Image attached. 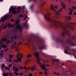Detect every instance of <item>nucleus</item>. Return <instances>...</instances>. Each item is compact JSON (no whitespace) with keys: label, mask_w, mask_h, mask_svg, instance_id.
<instances>
[{"label":"nucleus","mask_w":76,"mask_h":76,"mask_svg":"<svg viewBox=\"0 0 76 76\" xmlns=\"http://www.w3.org/2000/svg\"><path fill=\"white\" fill-rule=\"evenodd\" d=\"M8 26H10V27H14V26H15V25H11V24L10 23H8Z\"/></svg>","instance_id":"nucleus-12"},{"label":"nucleus","mask_w":76,"mask_h":76,"mask_svg":"<svg viewBox=\"0 0 76 76\" xmlns=\"http://www.w3.org/2000/svg\"><path fill=\"white\" fill-rule=\"evenodd\" d=\"M22 55L21 54H19L17 56V57H20V58L22 57Z\"/></svg>","instance_id":"nucleus-13"},{"label":"nucleus","mask_w":76,"mask_h":76,"mask_svg":"<svg viewBox=\"0 0 76 76\" xmlns=\"http://www.w3.org/2000/svg\"><path fill=\"white\" fill-rule=\"evenodd\" d=\"M16 51H17V52L19 51V50H18V48H17V49Z\"/></svg>","instance_id":"nucleus-39"},{"label":"nucleus","mask_w":76,"mask_h":76,"mask_svg":"<svg viewBox=\"0 0 76 76\" xmlns=\"http://www.w3.org/2000/svg\"><path fill=\"white\" fill-rule=\"evenodd\" d=\"M2 41H6V39H4L2 40Z\"/></svg>","instance_id":"nucleus-31"},{"label":"nucleus","mask_w":76,"mask_h":76,"mask_svg":"<svg viewBox=\"0 0 76 76\" xmlns=\"http://www.w3.org/2000/svg\"><path fill=\"white\" fill-rule=\"evenodd\" d=\"M19 16H20V17H19L18 18H20V17H23V15H20Z\"/></svg>","instance_id":"nucleus-26"},{"label":"nucleus","mask_w":76,"mask_h":76,"mask_svg":"<svg viewBox=\"0 0 76 76\" xmlns=\"http://www.w3.org/2000/svg\"><path fill=\"white\" fill-rule=\"evenodd\" d=\"M1 52L2 53V54H3V50H2L1 51Z\"/></svg>","instance_id":"nucleus-37"},{"label":"nucleus","mask_w":76,"mask_h":76,"mask_svg":"<svg viewBox=\"0 0 76 76\" xmlns=\"http://www.w3.org/2000/svg\"><path fill=\"white\" fill-rule=\"evenodd\" d=\"M12 64H10L8 66L9 67H12Z\"/></svg>","instance_id":"nucleus-24"},{"label":"nucleus","mask_w":76,"mask_h":76,"mask_svg":"<svg viewBox=\"0 0 76 76\" xmlns=\"http://www.w3.org/2000/svg\"><path fill=\"white\" fill-rule=\"evenodd\" d=\"M74 8L75 9H76V7H74Z\"/></svg>","instance_id":"nucleus-50"},{"label":"nucleus","mask_w":76,"mask_h":76,"mask_svg":"<svg viewBox=\"0 0 76 76\" xmlns=\"http://www.w3.org/2000/svg\"><path fill=\"white\" fill-rule=\"evenodd\" d=\"M23 75V74H22V73H21L20 74V75Z\"/></svg>","instance_id":"nucleus-40"},{"label":"nucleus","mask_w":76,"mask_h":76,"mask_svg":"<svg viewBox=\"0 0 76 76\" xmlns=\"http://www.w3.org/2000/svg\"><path fill=\"white\" fill-rule=\"evenodd\" d=\"M34 56H36L37 58H38L39 56H38V53L36 52L34 54Z\"/></svg>","instance_id":"nucleus-11"},{"label":"nucleus","mask_w":76,"mask_h":76,"mask_svg":"<svg viewBox=\"0 0 76 76\" xmlns=\"http://www.w3.org/2000/svg\"><path fill=\"white\" fill-rule=\"evenodd\" d=\"M67 19L68 20H70L71 19V18L70 17H67Z\"/></svg>","instance_id":"nucleus-23"},{"label":"nucleus","mask_w":76,"mask_h":76,"mask_svg":"<svg viewBox=\"0 0 76 76\" xmlns=\"http://www.w3.org/2000/svg\"><path fill=\"white\" fill-rule=\"evenodd\" d=\"M26 18H27V15H26L24 18L23 19L24 20H25L26 19Z\"/></svg>","instance_id":"nucleus-28"},{"label":"nucleus","mask_w":76,"mask_h":76,"mask_svg":"<svg viewBox=\"0 0 76 76\" xmlns=\"http://www.w3.org/2000/svg\"><path fill=\"white\" fill-rule=\"evenodd\" d=\"M74 15H76V12H75V13H74Z\"/></svg>","instance_id":"nucleus-49"},{"label":"nucleus","mask_w":76,"mask_h":76,"mask_svg":"<svg viewBox=\"0 0 76 76\" xmlns=\"http://www.w3.org/2000/svg\"><path fill=\"white\" fill-rule=\"evenodd\" d=\"M39 74H40V75H42V72H39Z\"/></svg>","instance_id":"nucleus-42"},{"label":"nucleus","mask_w":76,"mask_h":76,"mask_svg":"<svg viewBox=\"0 0 76 76\" xmlns=\"http://www.w3.org/2000/svg\"><path fill=\"white\" fill-rule=\"evenodd\" d=\"M25 72H27V70H26Z\"/></svg>","instance_id":"nucleus-51"},{"label":"nucleus","mask_w":76,"mask_h":76,"mask_svg":"<svg viewBox=\"0 0 76 76\" xmlns=\"http://www.w3.org/2000/svg\"><path fill=\"white\" fill-rule=\"evenodd\" d=\"M3 1V0H0V1H1V2H2Z\"/></svg>","instance_id":"nucleus-41"},{"label":"nucleus","mask_w":76,"mask_h":76,"mask_svg":"<svg viewBox=\"0 0 76 76\" xmlns=\"http://www.w3.org/2000/svg\"><path fill=\"white\" fill-rule=\"evenodd\" d=\"M35 66V65H34L33 67H32L31 69V71L32 72H34V71L36 69V68H34V67Z\"/></svg>","instance_id":"nucleus-9"},{"label":"nucleus","mask_w":76,"mask_h":76,"mask_svg":"<svg viewBox=\"0 0 76 76\" xmlns=\"http://www.w3.org/2000/svg\"><path fill=\"white\" fill-rule=\"evenodd\" d=\"M72 9H73V7H72Z\"/></svg>","instance_id":"nucleus-53"},{"label":"nucleus","mask_w":76,"mask_h":76,"mask_svg":"<svg viewBox=\"0 0 76 76\" xmlns=\"http://www.w3.org/2000/svg\"><path fill=\"white\" fill-rule=\"evenodd\" d=\"M30 61H31V60H30Z\"/></svg>","instance_id":"nucleus-56"},{"label":"nucleus","mask_w":76,"mask_h":76,"mask_svg":"<svg viewBox=\"0 0 76 76\" xmlns=\"http://www.w3.org/2000/svg\"><path fill=\"white\" fill-rule=\"evenodd\" d=\"M15 74L17 76H18L19 74L16 72L15 71Z\"/></svg>","instance_id":"nucleus-21"},{"label":"nucleus","mask_w":76,"mask_h":76,"mask_svg":"<svg viewBox=\"0 0 76 76\" xmlns=\"http://www.w3.org/2000/svg\"><path fill=\"white\" fill-rule=\"evenodd\" d=\"M29 68H27L26 69V70H28V69H29Z\"/></svg>","instance_id":"nucleus-48"},{"label":"nucleus","mask_w":76,"mask_h":76,"mask_svg":"<svg viewBox=\"0 0 76 76\" xmlns=\"http://www.w3.org/2000/svg\"><path fill=\"white\" fill-rule=\"evenodd\" d=\"M19 67L20 69H22V68L23 67V66H20Z\"/></svg>","instance_id":"nucleus-30"},{"label":"nucleus","mask_w":76,"mask_h":76,"mask_svg":"<svg viewBox=\"0 0 76 76\" xmlns=\"http://www.w3.org/2000/svg\"><path fill=\"white\" fill-rule=\"evenodd\" d=\"M27 64V61H26V62H25V64Z\"/></svg>","instance_id":"nucleus-38"},{"label":"nucleus","mask_w":76,"mask_h":76,"mask_svg":"<svg viewBox=\"0 0 76 76\" xmlns=\"http://www.w3.org/2000/svg\"><path fill=\"white\" fill-rule=\"evenodd\" d=\"M56 1H57V0H56Z\"/></svg>","instance_id":"nucleus-54"},{"label":"nucleus","mask_w":76,"mask_h":76,"mask_svg":"<svg viewBox=\"0 0 76 76\" xmlns=\"http://www.w3.org/2000/svg\"><path fill=\"white\" fill-rule=\"evenodd\" d=\"M12 73L10 74V76H12Z\"/></svg>","instance_id":"nucleus-43"},{"label":"nucleus","mask_w":76,"mask_h":76,"mask_svg":"<svg viewBox=\"0 0 76 76\" xmlns=\"http://www.w3.org/2000/svg\"><path fill=\"white\" fill-rule=\"evenodd\" d=\"M11 21H15V20H14L13 19H12L11 20Z\"/></svg>","instance_id":"nucleus-34"},{"label":"nucleus","mask_w":76,"mask_h":76,"mask_svg":"<svg viewBox=\"0 0 76 76\" xmlns=\"http://www.w3.org/2000/svg\"><path fill=\"white\" fill-rule=\"evenodd\" d=\"M51 15L50 13L48 12L47 14L44 15V17L45 19L47 20H49V21H51V19L48 17V15Z\"/></svg>","instance_id":"nucleus-4"},{"label":"nucleus","mask_w":76,"mask_h":76,"mask_svg":"<svg viewBox=\"0 0 76 76\" xmlns=\"http://www.w3.org/2000/svg\"><path fill=\"white\" fill-rule=\"evenodd\" d=\"M50 7L52 10H54L53 8H55V9H57V6H56L54 7V4H53L50 6Z\"/></svg>","instance_id":"nucleus-6"},{"label":"nucleus","mask_w":76,"mask_h":76,"mask_svg":"<svg viewBox=\"0 0 76 76\" xmlns=\"http://www.w3.org/2000/svg\"><path fill=\"white\" fill-rule=\"evenodd\" d=\"M9 51V50H8V48H7V49H5V51Z\"/></svg>","instance_id":"nucleus-27"},{"label":"nucleus","mask_w":76,"mask_h":76,"mask_svg":"<svg viewBox=\"0 0 76 76\" xmlns=\"http://www.w3.org/2000/svg\"><path fill=\"white\" fill-rule=\"evenodd\" d=\"M7 17V15H6V16H5L3 17V18H1V21H3V22H4V20H5L6 19V18Z\"/></svg>","instance_id":"nucleus-7"},{"label":"nucleus","mask_w":76,"mask_h":76,"mask_svg":"<svg viewBox=\"0 0 76 76\" xmlns=\"http://www.w3.org/2000/svg\"><path fill=\"white\" fill-rule=\"evenodd\" d=\"M9 61L10 62H11V60H9Z\"/></svg>","instance_id":"nucleus-46"},{"label":"nucleus","mask_w":76,"mask_h":76,"mask_svg":"<svg viewBox=\"0 0 76 76\" xmlns=\"http://www.w3.org/2000/svg\"><path fill=\"white\" fill-rule=\"evenodd\" d=\"M15 71H16V72H18V68H15Z\"/></svg>","instance_id":"nucleus-25"},{"label":"nucleus","mask_w":76,"mask_h":76,"mask_svg":"<svg viewBox=\"0 0 76 76\" xmlns=\"http://www.w3.org/2000/svg\"><path fill=\"white\" fill-rule=\"evenodd\" d=\"M5 69H7V70H10V68L8 67H5Z\"/></svg>","instance_id":"nucleus-18"},{"label":"nucleus","mask_w":76,"mask_h":76,"mask_svg":"<svg viewBox=\"0 0 76 76\" xmlns=\"http://www.w3.org/2000/svg\"><path fill=\"white\" fill-rule=\"evenodd\" d=\"M37 62L39 64H41L40 67L43 70H44V69H45L46 68L45 67V66H49V65H46L45 64L44 65H42L41 63V62H40V61H39V60H37Z\"/></svg>","instance_id":"nucleus-2"},{"label":"nucleus","mask_w":76,"mask_h":76,"mask_svg":"<svg viewBox=\"0 0 76 76\" xmlns=\"http://www.w3.org/2000/svg\"><path fill=\"white\" fill-rule=\"evenodd\" d=\"M16 9L17 8L16 7H13V6L11 7L10 9V10H11V12L10 13H15L16 14L17 12H16Z\"/></svg>","instance_id":"nucleus-1"},{"label":"nucleus","mask_w":76,"mask_h":76,"mask_svg":"<svg viewBox=\"0 0 76 76\" xmlns=\"http://www.w3.org/2000/svg\"><path fill=\"white\" fill-rule=\"evenodd\" d=\"M46 71H47V70H46Z\"/></svg>","instance_id":"nucleus-55"},{"label":"nucleus","mask_w":76,"mask_h":76,"mask_svg":"<svg viewBox=\"0 0 76 76\" xmlns=\"http://www.w3.org/2000/svg\"><path fill=\"white\" fill-rule=\"evenodd\" d=\"M63 9V8H61V10H60L59 11H57L56 12V15H60V12H61V10Z\"/></svg>","instance_id":"nucleus-8"},{"label":"nucleus","mask_w":76,"mask_h":76,"mask_svg":"<svg viewBox=\"0 0 76 76\" xmlns=\"http://www.w3.org/2000/svg\"><path fill=\"white\" fill-rule=\"evenodd\" d=\"M69 11H70L71 12L69 13V15H72V12H73V10L70 9H69Z\"/></svg>","instance_id":"nucleus-15"},{"label":"nucleus","mask_w":76,"mask_h":76,"mask_svg":"<svg viewBox=\"0 0 76 76\" xmlns=\"http://www.w3.org/2000/svg\"><path fill=\"white\" fill-rule=\"evenodd\" d=\"M56 75H60V74L59 73H57Z\"/></svg>","instance_id":"nucleus-36"},{"label":"nucleus","mask_w":76,"mask_h":76,"mask_svg":"<svg viewBox=\"0 0 76 76\" xmlns=\"http://www.w3.org/2000/svg\"><path fill=\"white\" fill-rule=\"evenodd\" d=\"M32 74H30L28 76H32Z\"/></svg>","instance_id":"nucleus-29"},{"label":"nucleus","mask_w":76,"mask_h":76,"mask_svg":"<svg viewBox=\"0 0 76 76\" xmlns=\"http://www.w3.org/2000/svg\"><path fill=\"white\" fill-rule=\"evenodd\" d=\"M23 68L24 69H26V66H24L23 67Z\"/></svg>","instance_id":"nucleus-32"},{"label":"nucleus","mask_w":76,"mask_h":76,"mask_svg":"<svg viewBox=\"0 0 76 76\" xmlns=\"http://www.w3.org/2000/svg\"><path fill=\"white\" fill-rule=\"evenodd\" d=\"M45 75H47V73L46 72H45Z\"/></svg>","instance_id":"nucleus-35"},{"label":"nucleus","mask_w":76,"mask_h":76,"mask_svg":"<svg viewBox=\"0 0 76 76\" xmlns=\"http://www.w3.org/2000/svg\"><path fill=\"white\" fill-rule=\"evenodd\" d=\"M75 57V58H76V56H75V55H73Z\"/></svg>","instance_id":"nucleus-45"},{"label":"nucleus","mask_w":76,"mask_h":76,"mask_svg":"<svg viewBox=\"0 0 76 76\" xmlns=\"http://www.w3.org/2000/svg\"><path fill=\"white\" fill-rule=\"evenodd\" d=\"M3 57V54L0 53V58H2Z\"/></svg>","instance_id":"nucleus-17"},{"label":"nucleus","mask_w":76,"mask_h":76,"mask_svg":"<svg viewBox=\"0 0 76 76\" xmlns=\"http://www.w3.org/2000/svg\"><path fill=\"white\" fill-rule=\"evenodd\" d=\"M31 57V55H29L28 56H27V57Z\"/></svg>","instance_id":"nucleus-33"},{"label":"nucleus","mask_w":76,"mask_h":76,"mask_svg":"<svg viewBox=\"0 0 76 76\" xmlns=\"http://www.w3.org/2000/svg\"><path fill=\"white\" fill-rule=\"evenodd\" d=\"M15 66H13V69H15Z\"/></svg>","instance_id":"nucleus-44"},{"label":"nucleus","mask_w":76,"mask_h":76,"mask_svg":"<svg viewBox=\"0 0 76 76\" xmlns=\"http://www.w3.org/2000/svg\"><path fill=\"white\" fill-rule=\"evenodd\" d=\"M5 67V65H4V64H3L1 66V68H4Z\"/></svg>","instance_id":"nucleus-20"},{"label":"nucleus","mask_w":76,"mask_h":76,"mask_svg":"<svg viewBox=\"0 0 76 76\" xmlns=\"http://www.w3.org/2000/svg\"><path fill=\"white\" fill-rule=\"evenodd\" d=\"M70 0H69V1H70Z\"/></svg>","instance_id":"nucleus-52"},{"label":"nucleus","mask_w":76,"mask_h":76,"mask_svg":"<svg viewBox=\"0 0 76 76\" xmlns=\"http://www.w3.org/2000/svg\"><path fill=\"white\" fill-rule=\"evenodd\" d=\"M63 4V2L61 3V5L63 9L64 8L65 9H66V7H65V5L64 4Z\"/></svg>","instance_id":"nucleus-14"},{"label":"nucleus","mask_w":76,"mask_h":76,"mask_svg":"<svg viewBox=\"0 0 76 76\" xmlns=\"http://www.w3.org/2000/svg\"><path fill=\"white\" fill-rule=\"evenodd\" d=\"M18 61H21V59L20 58H18V59H17V61H16L15 60H14V62H16L17 63H18Z\"/></svg>","instance_id":"nucleus-10"},{"label":"nucleus","mask_w":76,"mask_h":76,"mask_svg":"<svg viewBox=\"0 0 76 76\" xmlns=\"http://www.w3.org/2000/svg\"><path fill=\"white\" fill-rule=\"evenodd\" d=\"M20 8V7L17 6V9H19L18 11V13H19V11H20V10H19V9Z\"/></svg>","instance_id":"nucleus-16"},{"label":"nucleus","mask_w":76,"mask_h":76,"mask_svg":"<svg viewBox=\"0 0 76 76\" xmlns=\"http://www.w3.org/2000/svg\"><path fill=\"white\" fill-rule=\"evenodd\" d=\"M9 56L10 57V58H12V57H13V56H14V55H10Z\"/></svg>","instance_id":"nucleus-19"},{"label":"nucleus","mask_w":76,"mask_h":76,"mask_svg":"<svg viewBox=\"0 0 76 76\" xmlns=\"http://www.w3.org/2000/svg\"><path fill=\"white\" fill-rule=\"evenodd\" d=\"M4 76H7V74L6 73H5L3 74Z\"/></svg>","instance_id":"nucleus-22"},{"label":"nucleus","mask_w":76,"mask_h":76,"mask_svg":"<svg viewBox=\"0 0 76 76\" xmlns=\"http://www.w3.org/2000/svg\"><path fill=\"white\" fill-rule=\"evenodd\" d=\"M54 75H56V72H54Z\"/></svg>","instance_id":"nucleus-47"},{"label":"nucleus","mask_w":76,"mask_h":76,"mask_svg":"<svg viewBox=\"0 0 76 76\" xmlns=\"http://www.w3.org/2000/svg\"><path fill=\"white\" fill-rule=\"evenodd\" d=\"M4 43H2V41L0 42V50H1V48H6L7 46L3 44Z\"/></svg>","instance_id":"nucleus-5"},{"label":"nucleus","mask_w":76,"mask_h":76,"mask_svg":"<svg viewBox=\"0 0 76 76\" xmlns=\"http://www.w3.org/2000/svg\"><path fill=\"white\" fill-rule=\"evenodd\" d=\"M20 21L19 20H17V21L16 22V25H18L16 26V28L17 29H22V27L19 24V22Z\"/></svg>","instance_id":"nucleus-3"}]
</instances>
